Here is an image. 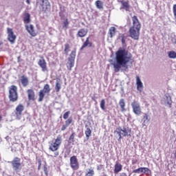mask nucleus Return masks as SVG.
Masks as SVG:
<instances>
[{"mask_svg":"<svg viewBox=\"0 0 176 176\" xmlns=\"http://www.w3.org/2000/svg\"><path fill=\"white\" fill-rule=\"evenodd\" d=\"M116 63L113 64L115 72H119L122 67H126L129 63H134L133 55L129 51L123 49L118 50L116 52Z\"/></svg>","mask_w":176,"mask_h":176,"instance_id":"f257e3e1","label":"nucleus"},{"mask_svg":"<svg viewBox=\"0 0 176 176\" xmlns=\"http://www.w3.org/2000/svg\"><path fill=\"white\" fill-rule=\"evenodd\" d=\"M133 25L129 28V36L135 41L140 39V31H141V23L138 20V17L134 15L132 16Z\"/></svg>","mask_w":176,"mask_h":176,"instance_id":"f03ea898","label":"nucleus"},{"mask_svg":"<svg viewBox=\"0 0 176 176\" xmlns=\"http://www.w3.org/2000/svg\"><path fill=\"white\" fill-rule=\"evenodd\" d=\"M61 144H63V138L61 135H58L56 139L52 140L49 149L54 153V155H51V157H57L58 155H60V152L57 151L60 149V146H61Z\"/></svg>","mask_w":176,"mask_h":176,"instance_id":"7ed1b4c3","label":"nucleus"},{"mask_svg":"<svg viewBox=\"0 0 176 176\" xmlns=\"http://www.w3.org/2000/svg\"><path fill=\"white\" fill-rule=\"evenodd\" d=\"M114 133L118 134L119 137L118 141L122 140V137H131V129L129 127H123L122 129L121 127L116 128Z\"/></svg>","mask_w":176,"mask_h":176,"instance_id":"20e7f679","label":"nucleus"},{"mask_svg":"<svg viewBox=\"0 0 176 176\" xmlns=\"http://www.w3.org/2000/svg\"><path fill=\"white\" fill-rule=\"evenodd\" d=\"M36 5L38 6L41 12H43V13L50 12L52 6H50L49 0H37Z\"/></svg>","mask_w":176,"mask_h":176,"instance_id":"39448f33","label":"nucleus"},{"mask_svg":"<svg viewBox=\"0 0 176 176\" xmlns=\"http://www.w3.org/2000/svg\"><path fill=\"white\" fill-rule=\"evenodd\" d=\"M9 99L12 102H16L19 100V94H17V87L11 85L9 87Z\"/></svg>","mask_w":176,"mask_h":176,"instance_id":"423d86ee","label":"nucleus"},{"mask_svg":"<svg viewBox=\"0 0 176 176\" xmlns=\"http://www.w3.org/2000/svg\"><path fill=\"white\" fill-rule=\"evenodd\" d=\"M12 168L14 171H19L21 170V159L18 157H15L11 162Z\"/></svg>","mask_w":176,"mask_h":176,"instance_id":"0eeeda50","label":"nucleus"},{"mask_svg":"<svg viewBox=\"0 0 176 176\" xmlns=\"http://www.w3.org/2000/svg\"><path fill=\"white\" fill-rule=\"evenodd\" d=\"M23 111H24V105H23L22 104H19L16 106L14 111V113L18 120H20V119H21V116H23Z\"/></svg>","mask_w":176,"mask_h":176,"instance_id":"6e6552de","label":"nucleus"},{"mask_svg":"<svg viewBox=\"0 0 176 176\" xmlns=\"http://www.w3.org/2000/svg\"><path fill=\"white\" fill-rule=\"evenodd\" d=\"M70 167L72 170L79 169V162L76 155H73L70 157Z\"/></svg>","mask_w":176,"mask_h":176,"instance_id":"1a4fd4ad","label":"nucleus"},{"mask_svg":"<svg viewBox=\"0 0 176 176\" xmlns=\"http://www.w3.org/2000/svg\"><path fill=\"white\" fill-rule=\"evenodd\" d=\"M131 107L133 112L134 113L135 115H141V106L140 105V103L138 102L133 100V102L131 103Z\"/></svg>","mask_w":176,"mask_h":176,"instance_id":"9d476101","label":"nucleus"},{"mask_svg":"<svg viewBox=\"0 0 176 176\" xmlns=\"http://www.w3.org/2000/svg\"><path fill=\"white\" fill-rule=\"evenodd\" d=\"M7 34H8V40L9 41V42H10V43H12V44L14 43V42H16V36L14 32H13V29L10 28H8Z\"/></svg>","mask_w":176,"mask_h":176,"instance_id":"9b49d317","label":"nucleus"},{"mask_svg":"<svg viewBox=\"0 0 176 176\" xmlns=\"http://www.w3.org/2000/svg\"><path fill=\"white\" fill-rule=\"evenodd\" d=\"M26 31L31 35V36L35 37L38 35V32L35 31V29L34 28V25H27L25 26Z\"/></svg>","mask_w":176,"mask_h":176,"instance_id":"f8f14e48","label":"nucleus"},{"mask_svg":"<svg viewBox=\"0 0 176 176\" xmlns=\"http://www.w3.org/2000/svg\"><path fill=\"white\" fill-rule=\"evenodd\" d=\"M38 65L41 67L43 72H46L47 71V63L45 58H42L38 61Z\"/></svg>","mask_w":176,"mask_h":176,"instance_id":"ddd939ff","label":"nucleus"},{"mask_svg":"<svg viewBox=\"0 0 176 176\" xmlns=\"http://www.w3.org/2000/svg\"><path fill=\"white\" fill-rule=\"evenodd\" d=\"M27 94L29 101H35V91H34V89H28Z\"/></svg>","mask_w":176,"mask_h":176,"instance_id":"4468645a","label":"nucleus"},{"mask_svg":"<svg viewBox=\"0 0 176 176\" xmlns=\"http://www.w3.org/2000/svg\"><path fill=\"white\" fill-rule=\"evenodd\" d=\"M93 47V43L90 41V37H87L85 40V41L83 43L82 45L80 47V50H83L85 47Z\"/></svg>","mask_w":176,"mask_h":176,"instance_id":"2eb2a0df","label":"nucleus"},{"mask_svg":"<svg viewBox=\"0 0 176 176\" xmlns=\"http://www.w3.org/2000/svg\"><path fill=\"white\" fill-rule=\"evenodd\" d=\"M136 86L137 90H138V91H142V89H144V85L142 84V82L138 76H136Z\"/></svg>","mask_w":176,"mask_h":176,"instance_id":"dca6fc26","label":"nucleus"},{"mask_svg":"<svg viewBox=\"0 0 176 176\" xmlns=\"http://www.w3.org/2000/svg\"><path fill=\"white\" fill-rule=\"evenodd\" d=\"M21 83L23 87H27L28 85H30V80H28V77L25 76H21Z\"/></svg>","mask_w":176,"mask_h":176,"instance_id":"f3484780","label":"nucleus"},{"mask_svg":"<svg viewBox=\"0 0 176 176\" xmlns=\"http://www.w3.org/2000/svg\"><path fill=\"white\" fill-rule=\"evenodd\" d=\"M72 122H74L72 117H69L65 120V124L62 126L61 131H64L65 130H67V127H68L72 123Z\"/></svg>","mask_w":176,"mask_h":176,"instance_id":"a211bd4d","label":"nucleus"},{"mask_svg":"<svg viewBox=\"0 0 176 176\" xmlns=\"http://www.w3.org/2000/svg\"><path fill=\"white\" fill-rule=\"evenodd\" d=\"M120 2L122 4V9H124L126 12L130 10V3L129 1L121 0Z\"/></svg>","mask_w":176,"mask_h":176,"instance_id":"6ab92c4d","label":"nucleus"},{"mask_svg":"<svg viewBox=\"0 0 176 176\" xmlns=\"http://www.w3.org/2000/svg\"><path fill=\"white\" fill-rule=\"evenodd\" d=\"M88 30L87 29L82 28L78 30L77 32V36L79 38H85L87 35Z\"/></svg>","mask_w":176,"mask_h":176,"instance_id":"aec40b11","label":"nucleus"},{"mask_svg":"<svg viewBox=\"0 0 176 176\" xmlns=\"http://www.w3.org/2000/svg\"><path fill=\"white\" fill-rule=\"evenodd\" d=\"M123 166L119 162H116L114 165V174H118L122 171Z\"/></svg>","mask_w":176,"mask_h":176,"instance_id":"412c9836","label":"nucleus"},{"mask_svg":"<svg viewBox=\"0 0 176 176\" xmlns=\"http://www.w3.org/2000/svg\"><path fill=\"white\" fill-rule=\"evenodd\" d=\"M149 171V168H139L138 169H135L133 170V173H134L135 174H140L141 173H144L145 174V173Z\"/></svg>","mask_w":176,"mask_h":176,"instance_id":"4be33fe9","label":"nucleus"},{"mask_svg":"<svg viewBox=\"0 0 176 176\" xmlns=\"http://www.w3.org/2000/svg\"><path fill=\"white\" fill-rule=\"evenodd\" d=\"M109 38H112L116 35V28L111 27L108 32Z\"/></svg>","mask_w":176,"mask_h":176,"instance_id":"5701e85b","label":"nucleus"},{"mask_svg":"<svg viewBox=\"0 0 176 176\" xmlns=\"http://www.w3.org/2000/svg\"><path fill=\"white\" fill-rule=\"evenodd\" d=\"M23 21L25 24H28L31 21V15L30 13H25L23 17Z\"/></svg>","mask_w":176,"mask_h":176,"instance_id":"b1692460","label":"nucleus"},{"mask_svg":"<svg viewBox=\"0 0 176 176\" xmlns=\"http://www.w3.org/2000/svg\"><path fill=\"white\" fill-rule=\"evenodd\" d=\"M45 94H47L46 92H44L42 89L40 90V91L38 92V101L39 102L43 101V98H45Z\"/></svg>","mask_w":176,"mask_h":176,"instance_id":"393cba45","label":"nucleus"},{"mask_svg":"<svg viewBox=\"0 0 176 176\" xmlns=\"http://www.w3.org/2000/svg\"><path fill=\"white\" fill-rule=\"evenodd\" d=\"M119 105L121 108L122 112H124L126 111V102H124V99H120L119 101Z\"/></svg>","mask_w":176,"mask_h":176,"instance_id":"a878e982","label":"nucleus"},{"mask_svg":"<svg viewBox=\"0 0 176 176\" xmlns=\"http://www.w3.org/2000/svg\"><path fill=\"white\" fill-rule=\"evenodd\" d=\"M95 5L98 9L104 8V3L101 0H98L95 2Z\"/></svg>","mask_w":176,"mask_h":176,"instance_id":"bb28decb","label":"nucleus"},{"mask_svg":"<svg viewBox=\"0 0 176 176\" xmlns=\"http://www.w3.org/2000/svg\"><path fill=\"white\" fill-rule=\"evenodd\" d=\"M43 91L45 92L47 94H49L50 93V85L49 84H46L43 87V89H41Z\"/></svg>","mask_w":176,"mask_h":176,"instance_id":"cd10ccee","label":"nucleus"},{"mask_svg":"<svg viewBox=\"0 0 176 176\" xmlns=\"http://www.w3.org/2000/svg\"><path fill=\"white\" fill-rule=\"evenodd\" d=\"M75 57H76V50L72 51L68 60H75Z\"/></svg>","mask_w":176,"mask_h":176,"instance_id":"c85d7f7f","label":"nucleus"},{"mask_svg":"<svg viewBox=\"0 0 176 176\" xmlns=\"http://www.w3.org/2000/svg\"><path fill=\"white\" fill-rule=\"evenodd\" d=\"M169 58H176V52L175 51H170L168 52Z\"/></svg>","mask_w":176,"mask_h":176,"instance_id":"c756f323","label":"nucleus"},{"mask_svg":"<svg viewBox=\"0 0 176 176\" xmlns=\"http://www.w3.org/2000/svg\"><path fill=\"white\" fill-rule=\"evenodd\" d=\"M85 135H86L87 140H89V138H90V136L91 135V129H90V128H87L86 129Z\"/></svg>","mask_w":176,"mask_h":176,"instance_id":"7c9ffc66","label":"nucleus"},{"mask_svg":"<svg viewBox=\"0 0 176 176\" xmlns=\"http://www.w3.org/2000/svg\"><path fill=\"white\" fill-rule=\"evenodd\" d=\"M61 90V83L56 82L55 85V91L56 93H58Z\"/></svg>","mask_w":176,"mask_h":176,"instance_id":"2f4dec72","label":"nucleus"},{"mask_svg":"<svg viewBox=\"0 0 176 176\" xmlns=\"http://www.w3.org/2000/svg\"><path fill=\"white\" fill-rule=\"evenodd\" d=\"M69 25V21H68V19H66L64 21H63V28H65L67 30V28H68V26Z\"/></svg>","mask_w":176,"mask_h":176,"instance_id":"473e14b6","label":"nucleus"},{"mask_svg":"<svg viewBox=\"0 0 176 176\" xmlns=\"http://www.w3.org/2000/svg\"><path fill=\"white\" fill-rule=\"evenodd\" d=\"M69 60V69L71 70L72 68L75 65V60L74 59H68Z\"/></svg>","mask_w":176,"mask_h":176,"instance_id":"72a5a7b5","label":"nucleus"},{"mask_svg":"<svg viewBox=\"0 0 176 176\" xmlns=\"http://www.w3.org/2000/svg\"><path fill=\"white\" fill-rule=\"evenodd\" d=\"M100 105L101 109H102V111H105V100L104 99H102L100 101Z\"/></svg>","mask_w":176,"mask_h":176,"instance_id":"f704fd0d","label":"nucleus"},{"mask_svg":"<svg viewBox=\"0 0 176 176\" xmlns=\"http://www.w3.org/2000/svg\"><path fill=\"white\" fill-rule=\"evenodd\" d=\"M69 48H70L69 44L68 43L65 44L64 52L66 53V54H68V52H69Z\"/></svg>","mask_w":176,"mask_h":176,"instance_id":"c9c22d12","label":"nucleus"},{"mask_svg":"<svg viewBox=\"0 0 176 176\" xmlns=\"http://www.w3.org/2000/svg\"><path fill=\"white\" fill-rule=\"evenodd\" d=\"M94 175V170L89 169L85 176H93Z\"/></svg>","mask_w":176,"mask_h":176,"instance_id":"e433bc0d","label":"nucleus"},{"mask_svg":"<svg viewBox=\"0 0 176 176\" xmlns=\"http://www.w3.org/2000/svg\"><path fill=\"white\" fill-rule=\"evenodd\" d=\"M71 113V111H66L64 114H63V119L65 120H67V119L68 118H69V114Z\"/></svg>","mask_w":176,"mask_h":176,"instance_id":"4c0bfd02","label":"nucleus"},{"mask_svg":"<svg viewBox=\"0 0 176 176\" xmlns=\"http://www.w3.org/2000/svg\"><path fill=\"white\" fill-rule=\"evenodd\" d=\"M143 119H144V122H149V120H151V118H149V116H148V114L144 113V116H143Z\"/></svg>","mask_w":176,"mask_h":176,"instance_id":"58836bf2","label":"nucleus"},{"mask_svg":"<svg viewBox=\"0 0 176 176\" xmlns=\"http://www.w3.org/2000/svg\"><path fill=\"white\" fill-rule=\"evenodd\" d=\"M120 38H121V42L122 45H124V43H126V36H124V34H121L120 36Z\"/></svg>","mask_w":176,"mask_h":176,"instance_id":"ea45409f","label":"nucleus"},{"mask_svg":"<svg viewBox=\"0 0 176 176\" xmlns=\"http://www.w3.org/2000/svg\"><path fill=\"white\" fill-rule=\"evenodd\" d=\"M74 140H75V133H72L69 138V141L70 142H74Z\"/></svg>","mask_w":176,"mask_h":176,"instance_id":"a19ab883","label":"nucleus"},{"mask_svg":"<svg viewBox=\"0 0 176 176\" xmlns=\"http://www.w3.org/2000/svg\"><path fill=\"white\" fill-rule=\"evenodd\" d=\"M173 12L174 16L176 19V4L173 5Z\"/></svg>","mask_w":176,"mask_h":176,"instance_id":"79ce46f5","label":"nucleus"},{"mask_svg":"<svg viewBox=\"0 0 176 176\" xmlns=\"http://www.w3.org/2000/svg\"><path fill=\"white\" fill-rule=\"evenodd\" d=\"M71 154V150H67L66 153L65 154V157H67Z\"/></svg>","mask_w":176,"mask_h":176,"instance_id":"37998d69","label":"nucleus"},{"mask_svg":"<svg viewBox=\"0 0 176 176\" xmlns=\"http://www.w3.org/2000/svg\"><path fill=\"white\" fill-rule=\"evenodd\" d=\"M41 166H42V161L41 160H38V170H41Z\"/></svg>","mask_w":176,"mask_h":176,"instance_id":"c03bdc74","label":"nucleus"},{"mask_svg":"<svg viewBox=\"0 0 176 176\" xmlns=\"http://www.w3.org/2000/svg\"><path fill=\"white\" fill-rule=\"evenodd\" d=\"M119 176H127V173H121Z\"/></svg>","mask_w":176,"mask_h":176,"instance_id":"a18cd8bd","label":"nucleus"},{"mask_svg":"<svg viewBox=\"0 0 176 176\" xmlns=\"http://www.w3.org/2000/svg\"><path fill=\"white\" fill-rule=\"evenodd\" d=\"M26 3H28V5H30V0H26Z\"/></svg>","mask_w":176,"mask_h":176,"instance_id":"49530a36","label":"nucleus"},{"mask_svg":"<svg viewBox=\"0 0 176 176\" xmlns=\"http://www.w3.org/2000/svg\"><path fill=\"white\" fill-rule=\"evenodd\" d=\"M1 120H2V116H0V122H1Z\"/></svg>","mask_w":176,"mask_h":176,"instance_id":"de8ad7c7","label":"nucleus"},{"mask_svg":"<svg viewBox=\"0 0 176 176\" xmlns=\"http://www.w3.org/2000/svg\"><path fill=\"white\" fill-rule=\"evenodd\" d=\"M3 43L1 42V43H0V45H2Z\"/></svg>","mask_w":176,"mask_h":176,"instance_id":"09e8293b","label":"nucleus"},{"mask_svg":"<svg viewBox=\"0 0 176 176\" xmlns=\"http://www.w3.org/2000/svg\"><path fill=\"white\" fill-rule=\"evenodd\" d=\"M46 175H47V172H45Z\"/></svg>","mask_w":176,"mask_h":176,"instance_id":"8fccbe9b","label":"nucleus"}]
</instances>
